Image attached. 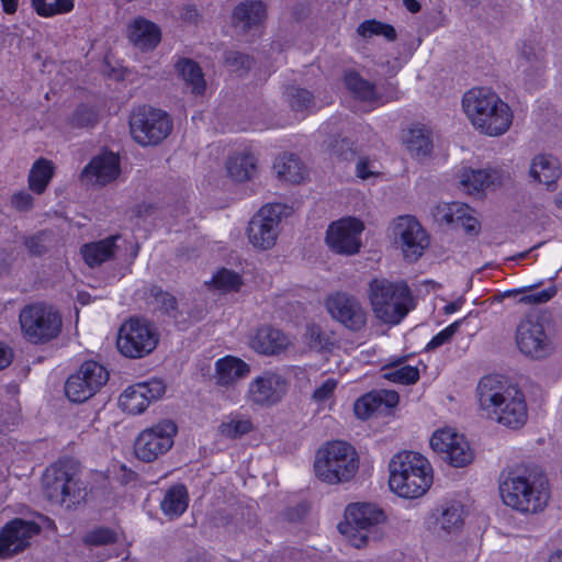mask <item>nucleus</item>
Instances as JSON below:
<instances>
[{
  "mask_svg": "<svg viewBox=\"0 0 562 562\" xmlns=\"http://www.w3.org/2000/svg\"><path fill=\"white\" fill-rule=\"evenodd\" d=\"M286 94L291 109L296 112L308 110L314 104L313 94L306 89L291 87Z\"/></svg>",
  "mask_w": 562,
  "mask_h": 562,
  "instance_id": "nucleus-48",
  "label": "nucleus"
},
{
  "mask_svg": "<svg viewBox=\"0 0 562 562\" xmlns=\"http://www.w3.org/2000/svg\"><path fill=\"white\" fill-rule=\"evenodd\" d=\"M45 494L53 503L70 507L81 499V486L77 464L71 460H59L44 473Z\"/></svg>",
  "mask_w": 562,
  "mask_h": 562,
  "instance_id": "nucleus-8",
  "label": "nucleus"
},
{
  "mask_svg": "<svg viewBox=\"0 0 562 562\" xmlns=\"http://www.w3.org/2000/svg\"><path fill=\"white\" fill-rule=\"evenodd\" d=\"M175 69L192 94L202 95L204 93L206 81L200 65L195 60L180 57L175 64Z\"/></svg>",
  "mask_w": 562,
  "mask_h": 562,
  "instance_id": "nucleus-30",
  "label": "nucleus"
},
{
  "mask_svg": "<svg viewBox=\"0 0 562 562\" xmlns=\"http://www.w3.org/2000/svg\"><path fill=\"white\" fill-rule=\"evenodd\" d=\"M128 40L142 52H149L160 43L161 31L154 22L137 18L128 26Z\"/></svg>",
  "mask_w": 562,
  "mask_h": 562,
  "instance_id": "nucleus-27",
  "label": "nucleus"
},
{
  "mask_svg": "<svg viewBox=\"0 0 562 562\" xmlns=\"http://www.w3.org/2000/svg\"><path fill=\"white\" fill-rule=\"evenodd\" d=\"M252 429L251 420L239 414H232L226 420H223L218 426V431L222 436L231 439L241 437Z\"/></svg>",
  "mask_w": 562,
  "mask_h": 562,
  "instance_id": "nucleus-39",
  "label": "nucleus"
},
{
  "mask_svg": "<svg viewBox=\"0 0 562 562\" xmlns=\"http://www.w3.org/2000/svg\"><path fill=\"white\" fill-rule=\"evenodd\" d=\"M225 64L236 70H247L250 68L251 58L247 54L232 50L226 53Z\"/></svg>",
  "mask_w": 562,
  "mask_h": 562,
  "instance_id": "nucleus-55",
  "label": "nucleus"
},
{
  "mask_svg": "<svg viewBox=\"0 0 562 562\" xmlns=\"http://www.w3.org/2000/svg\"><path fill=\"white\" fill-rule=\"evenodd\" d=\"M359 469V458L352 446L331 441L318 449L314 471L323 482L337 484L351 480Z\"/></svg>",
  "mask_w": 562,
  "mask_h": 562,
  "instance_id": "nucleus-7",
  "label": "nucleus"
},
{
  "mask_svg": "<svg viewBox=\"0 0 562 562\" xmlns=\"http://www.w3.org/2000/svg\"><path fill=\"white\" fill-rule=\"evenodd\" d=\"M2 9L7 14H13L18 10L19 0H0Z\"/></svg>",
  "mask_w": 562,
  "mask_h": 562,
  "instance_id": "nucleus-61",
  "label": "nucleus"
},
{
  "mask_svg": "<svg viewBox=\"0 0 562 562\" xmlns=\"http://www.w3.org/2000/svg\"><path fill=\"white\" fill-rule=\"evenodd\" d=\"M393 234L401 244L404 258L409 262L418 260L429 246V236L414 216H400Z\"/></svg>",
  "mask_w": 562,
  "mask_h": 562,
  "instance_id": "nucleus-17",
  "label": "nucleus"
},
{
  "mask_svg": "<svg viewBox=\"0 0 562 562\" xmlns=\"http://www.w3.org/2000/svg\"><path fill=\"white\" fill-rule=\"evenodd\" d=\"M99 122V114L94 106L79 104L68 119V123L75 128L93 127Z\"/></svg>",
  "mask_w": 562,
  "mask_h": 562,
  "instance_id": "nucleus-42",
  "label": "nucleus"
},
{
  "mask_svg": "<svg viewBox=\"0 0 562 562\" xmlns=\"http://www.w3.org/2000/svg\"><path fill=\"white\" fill-rule=\"evenodd\" d=\"M428 524L429 529L440 537L458 535L464 524L462 505L456 502L442 504L431 514Z\"/></svg>",
  "mask_w": 562,
  "mask_h": 562,
  "instance_id": "nucleus-23",
  "label": "nucleus"
},
{
  "mask_svg": "<svg viewBox=\"0 0 562 562\" xmlns=\"http://www.w3.org/2000/svg\"><path fill=\"white\" fill-rule=\"evenodd\" d=\"M52 243V234L46 231L37 232L32 236H27L24 239V246L26 247L31 256H42L47 252L49 244Z\"/></svg>",
  "mask_w": 562,
  "mask_h": 562,
  "instance_id": "nucleus-47",
  "label": "nucleus"
},
{
  "mask_svg": "<svg viewBox=\"0 0 562 562\" xmlns=\"http://www.w3.org/2000/svg\"><path fill=\"white\" fill-rule=\"evenodd\" d=\"M273 170L279 179L291 183H300L304 179V167L294 154H283L276 158Z\"/></svg>",
  "mask_w": 562,
  "mask_h": 562,
  "instance_id": "nucleus-36",
  "label": "nucleus"
},
{
  "mask_svg": "<svg viewBox=\"0 0 562 562\" xmlns=\"http://www.w3.org/2000/svg\"><path fill=\"white\" fill-rule=\"evenodd\" d=\"M166 393V383L161 379H150L127 386L119 396V407L126 414L140 415L151 402L159 401Z\"/></svg>",
  "mask_w": 562,
  "mask_h": 562,
  "instance_id": "nucleus-15",
  "label": "nucleus"
},
{
  "mask_svg": "<svg viewBox=\"0 0 562 562\" xmlns=\"http://www.w3.org/2000/svg\"><path fill=\"white\" fill-rule=\"evenodd\" d=\"M189 495L184 485L176 484L165 494L160 508L169 518L181 516L188 508Z\"/></svg>",
  "mask_w": 562,
  "mask_h": 562,
  "instance_id": "nucleus-37",
  "label": "nucleus"
},
{
  "mask_svg": "<svg viewBox=\"0 0 562 562\" xmlns=\"http://www.w3.org/2000/svg\"><path fill=\"white\" fill-rule=\"evenodd\" d=\"M356 173L362 180L376 176L379 172L371 169V162L367 158H362L357 162Z\"/></svg>",
  "mask_w": 562,
  "mask_h": 562,
  "instance_id": "nucleus-59",
  "label": "nucleus"
},
{
  "mask_svg": "<svg viewBox=\"0 0 562 562\" xmlns=\"http://www.w3.org/2000/svg\"><path fill=\"white\" fill-rule=\"evenodd\" d=\"M286 393V381L279 374L266 372L255 378L248 385L247 398L259 406H270Z\"/></svg>",
  "mask_w": 562,
  "mask_h": 562,
  "instance_id": "nucleus-21",
  "label": "nucleus"
},
{
  "mask_svg": "<svg viewBox=\"0 0 562 562\" xmlns=\"http://www.w3.org/2000/svg\"><path fill=\"white\" fill-rule=\"evenodd\" d=\"M281 215L280 204H266L252 216L247 233L254 247L266 250L274 246Z\"/></svg>",
  "mask_w": 562,
  "mask_h": 562,
  "instance_id": "nucleus-14",
  "label": "nucleus"
},
{
  "mask_svg": "<svg viewBox=\"0 0 562 562\" xmlns=\"http://www.w3.org/2000/svg\"><path fill=\"white\" fill-rule=\"evenodd\" d=\"M178 434L177 424L164 418L142 430L135 440V454L145 462H153L167 453L173 446Z\"/></svg>",
  "mask_w": 562,
  "mask_h": 562,
  "instance_id": "nucleus-12",
  "label": "nucleus"
},
{
  "mask_svg": "<svg viewBox=\"0 0 562 562\" xmlns=\"http://www.w3.org/2000/svg\"><path fill=\"white\" fill-rule=\"evenodd\" d=\"M110 372L102 363L85 361L64 384L65 396L72 403H85L93 397L109 381Z\"/></svg>",
  "mask_w": 562,
  "mask_h": 562,
  "instance_id": "nucleus-11",
  "label": "nucleus"
},
{
  "mask_svg": "<svg viewBox=\"0 0 562 562\" xmlns=\"http://www.w3.org/2000/svg\"><path fill=\"white\" fill-rule=\"evenodd\" d=\"M249 347L254 351H285L293 347V339L278 327L261 325L249 337Z\"/></svg>",
  "mask_w": 562,
  "mask_h": 562,
  "instance_id": "nucleus-24",
  "label": "nucleus"
},
{
  "mask_svg": "<svg viewBox=\"0 0 562 562\" xmlns=\"http://www.w3.org/2000/svg\"><path fill=\"white\" fill-rule=\"evenodd\" d=\"M326 307L333 318L346 328L358 331L367 324V311L353 296L346 293H336L326 301Z\"/></svg>",
  "mask_w": 562,
  "mask_h": 562,
  "instance_id": "nucleus-19",
  "label": "nucleus"
},
{
  "mask_svg": "<svg viewBox=\"0 0 562 562\" xmlns=\"http://www.w3.org/2000/svg\"><path fill=\"white\" fill-rule=\"evenodd\" d=\"M11 203L20 212H27L33 207V196L26 191H19L12 195Z\"/></svg>",
  "mask_w": 562,
  "mask_h": 562,
  "instance_id": "nucleus-58",
  "label": "nucleus"
},
{
  "mask_svg": "<svg viewBox=\"0 0 562 562\" xmlns=\"http://www.w3.org/2000/svg\"><path fill=\"white\" fill-rule=\"evenodd\" d=\"M429 443L431 449L452 467H465L474 459V451L465 436L452 427L435 430Z\"/></svg>",
  "mask_w": 562,
  "mask_h": 562,
  "instance_id": "nucleus-13",
  "label": "nucleus"
},
{
  "mask_svg": "<svg viewBox=\"0 0 562 562\" xmlns=\"http://www.w3.org/2000/svg\"><path fill=\"white\" fill-rule=\"evenodd\" d=\"M499 495L503 503L522 514L542 512L550 499L547 477L540 473H508L499 481Z\"/></svg>",
  "mask_w": 562,
  "mask_h": 562,
  "instance_id": "nucleus-3",
  "label": "nucleus"
},
{
  "mask_svg": "<svg viewBox=\"0 0 562 562\" xmlns=\"http://www.w3.org/2000/svg\"><path fill=\"white\" fill-rule=\"evenodd\" d=\"M53 175L54 167L52 162L44 158L37 159L29 173L30 189L36 194H42L46 190Z\"/></svg>",
  "mask_w": 562,
  "mask_h": 562,
  "instance_id": "nucleus-38",
  "label": "nucleus"
},
{
  "mask_svg": "<svg viewBox=\"0 0 562 562\" xmlns=\"http://www.w3.org/2000/svg\"><path fill=\"white\" fill-rule=\"evenodd\" d=\"M405 145L411 155L420 160L432 150L431 133L425 126H413L405 136Z\"/></svg>",
  "mask_w": 562,
  "mask_h": 562,
  "instance_id": "nucleus-34",
  "label": "nucleus"
},
{
  "mask_svg": "<svg viewBox=\"0 0 562 562\" xmlns=\"http://www.w3.org/2000/svg\"><path fill=\"white\" fill-rule=\"evenodd\" d=\"M119 172V157L110 153L93 158L82 170V176L94 178L95 182L105 184L114 180Z\"/></svg>",
  "mask_w": 562,
  "mask_h": 562,
  "instance_id": "nucleus-28",
  "label": "nucleus"
},
{
  "mask_svg": "<svg viewBox=\"0 0 562 562\" xmlns=\"http://www.w3.org/2000/svg\"><path fill=\"white\" fill-rule=\"evenodd\" d=\"M460 326V322H454L445 329H442L440 333L435 335L431 340L426 345L424 348V351H430L434 350L440 346H442L445 342L451 339V337L456 334Z\"/></svg>",
  "mask_w": 562,
  "mask_h": 562,
  "instance_id": "nucleus-54",
  "label": "nucleus"
},
{
  "mask_svg": "<svg viewBox=\"0 0 562 562\" xmlns=\"http://www.w3.org/2000/svg\"><path fill=\"white\" fill-rule=\"evenodd\" d=\"M555 293V288H549L536 293L524 295L520 297L519 302L525 304H543L550 301Z\"/></svg>",
  "mask_w": 562,
  "mask_h": 562,
  "instance_id": "nucleus-56",
  "label": "nucleus"
},
{
  "mask_svg": "<svg viewBox=\"0 0 562 562\" xmlns=\"http://www.w3.org/2000/svg\"><path fill=\"white\" fill-rule=\"evenodd\" d=\"M389 486L393 493L403 498H418L432 484V468L420 453L401 451L389 464Z\"/></svg>",
  "mask_w": 562,
  "mask_h": 562,
  "instance_id": "nucleus-4",
  "label": "nucleus"
},
{
  "mask_svg": "<svg viewBox=\"0 0 562 562\" xmlns=\"http://www.w3.org/2000/svg\"><path fill=\"white\" fill-rule=\"evenodd\" d=\"M307 346L315 351H331L334 342L318 325L312 324L306 327L304 335Z\"/></svg>",
  "mask_w": 562,
  "mask_h": 562,
  "instance_id": "nucleus-44",
  "label": "nucleus"
},
{
  "mask_svg": "<svg viewBox=\"0 0 562 562\" xmlns=\"http://www.w3.org/2000/svg\"><path fill=\"white\" fill-rule=\"evenodd\" d=\"M463 303H464V299L463 297H459L458 300L447 304L443 307V311H445L446 314H452V313L457 312L458 310H460L461 306L463 305Z\"/></svg>",
  "mask_w": 562,
  "mask_h": 562,
  "instance_id": "nucleus-62",
  "label": "nucleus"
},
{
  "mask_svg": "<svg viewBox=\"0 0 562 562\" xmlns=\"http://www.w3.org/2000/svg\"><path fill=\"white\" fill-rule=\"evenodd\" d=\"M516 342L519 351H539L549 347L550 339L543 325L533 318L522 319L516 329Z\"/></svg>",
  "mask_w": 562,
  "mask_h": 562,
  "instance_id": "nucleus-26",
  "label": "nucleus"
},
{
  "mask_svg": "<svg viewBox=\"0 0 562 562\" xmlns=\"http://www.w3.org/2000/svg\"><path fill=\"white\" fill-rule=\"evenodd\" d=\"M344 82L348 91L359 101L374 103L380 100V94L376 91L374 83L362 78L355 70L345 71Z\"/></svg>",
  "mask_w": 562,
  "mask_h": 562,
  "instance_id": "nucleus-33",
  "label": "nucleus"
},
{
  "mask_svg": "<svg viewBox=\"0 0 562 562\" xmlns=\"http://www.w3.org/2000/svg\"><path fill=\"white\" fill-rule=\"evenodd\" d=\"M475 398L484 417L507 428L518 429L528 419L526 395L520 386L506 375H483L477 382Z\"/></svg>",
  "mask_w": 562,
  "mask_h": 562,
  "instance_id": "nucleus-1",
  "label": "nucleus"
},
{
  "mask_svg": "<svg viewBox=\"0 0 562 562\" xmlns=\"http://www.w3.org/2000/svg\"><path fill=\"white\" fill-rule=\"evenodd\" d=\"M548 562H562V549L554 551Z\"/></svg>",
  "mask_w": 562,
  "mask_h": 562,
  "instance_id": "nucleus-64",
  "label": "nucleus"
},
{
  "mask_svg": "<svg viewBox=\"0 0 562 562\" xmlns=\"http://www.w3.org/2000/svg\"><path fill=\"white\" fill-rule=\"evenodd\" d=\"M159 341L157 328L144 319L130 318L119 329L117 351H154Z\"/></svg>",
  "mask_w": 562,
  "mask_h": 562,
  "instance_id": "nucleus-16",
  "label": "nucleus"
},
{
  "mask_svg": "<svg viewBox=\"0 0 562 562\" xmlns=\"http://www.w3.org/2000/svg\"><path fill=\"white\" fill-rule=\"evenodd\" d=\"M119 236H110L99 241L85 244L81 254L85 262L93 268L113 258Z\"/></svg>",
  "mask_w": 562,
  "mask_h": 562,
  "instance_id": "nucleus-31",
  "label": "nucleus"
},
{
  "mask_svg": "<svg viewBox=\"0 0 562 562\" xmlns=\"http://www.w3.org/2000/svg\"><path fill=\"white\" fill-rule=\"evenodd\" d=\"M357 32L362 37L381 35L390 42L395 41L397 37L396 31L391 24H386L376 20H367L362 22L358 26Z\"/></svg>",
  "mask_w": 562,
  "mask_h": 562,
  "instance_id": "nucleus-43",
  "label": "nucleus"
},
{
  "mask_svg": "<svg viewBox=\"0 0 562 562\" xmlns=\"http://www.w3.org/2000/svg\"><path fill=\"white\" fill-rule=\"evenodd\" d=\"M369 299L375 317L387 325L400 324L415 307L406 282L374 279L370 282Z\"/></svg>",
  "mask_w": 562,
  "mask_h": 562,
  "instance_id": "nucleus-5",
  "label": "nucleus"
},
{
  "mask_svg": "<svg viewBox=\"0 0 562 562\" xmlns=\"http://www.w3.org/2000/svg\"><path fill=\"white\" fill-rule=\"evenodd\" d=\"M172 121L167 112L150 108H138L130 119L133 139L142 146L160 144L171 133Z\"/></svg>",
  "mask_w": 562,
  "mask_h": 562,
  "instance_id": "nucleus-10",
  "label": "nucleus"
},
{
  "mask_svg": "<svg viewBox=\"0 0 562 562\" xmlns=\"http://www.w3.org/2000/svg\"><path fill=\"white\" fill-rule=\"evenodd\" d=\"M363 223L355 217L341 218L331 223L326 232V243L336 254L351 256L359 252Z\"/></svg>",
  "mask_w": 562,
  "mask_h": 562,
  "instance_id": "nucleus-18",
  "label": "nucleus"
},
{
  "mask_svg": "<svg viewBox=\"0 0 562 562\" xmlns=\"http://www.w3.org/2000/svg\"><path fill=\"white\" fill-rule=\"evenodd\" d=\"M386 515L372 503H355L345 509L344 521L338 525L339 532L355 548L361 549L371 540L382 538V526Z\"/></svg>",
  "mask_w": 562,
  "mask_h": 562,
  "instance_id": "nucleus-6",
  "label": "nucleus"
},
{
  "mask_svg": "<svg viewBox=\"0 0 562 562\" xmlns=\"http://www.w3.org/2000/svg\"><path fill=\"white\" fill-rule=\"evenodd\" d=\"M337 385L338 381L336 379H326L315 389L312 395V400L317 404L318 407H328L330 409L335 404L334 396Z\"/></svg>",
  "mask_w": 562,
  "mask_h": 562,
  "instance_id": "nucleus-45",
  "label": "nucleus"
},
{
  "mask_svg": "<svg viewBox=\"0 0 562 562\" xmlns=\"http://www.w3.org/2000/svg\"><path fill=\"white\" fill-rule=\"evenodd\" d=\"M384 376L396 383L412 384L418 380L419 372L416 368L406 366L385 373Z\"/></svg>",
  "mask_w": 562,
  "mask_h": 562,
  "instance_id": "nucleus-52",
  "label": "nucleus"
},
{
  "mask_svg": "<svg viewBox=\"0 0 562 562\" xmlns=\"http://www.w3.org/2000/svg\"><path fill=\"white\" fill-rule=\"evenodd\" d=\"M19 322L26 340L35 345L55 339L63 325L60 314L45 303L24 306L20 312Z\"/></svg>",
  "mask_w": 562,
  "mask_h": 562,
  "instance_id": "nucleus-9",
  "label": "nucleus"
},
{
  "mask_svg": "<svg viewBox=\"0 0 562 562\" xmlns=\"http://www.w3.org/2000/svg\"><path fill=\"white\" fill-rule=\"evenodd\" d=\"M529 173L535 181L550 187L555 183L561 172L555 158L538 155L532 159Z\"/></svg>",
  "mask_w": 562,
  "mask_h": 562,
  "instance_id": "nucleus-35",
  "label": "nucleus"
},
{
  "mask_svg": "<svg viewBox=\"0 0 562 562\" xmlns=\"http://www.w3.org/2000/svg\"><path fill=\"white\" fill-rule=\"evenodd\" d=\"M257 157L249 150L234 153L226 162L228 176L237 181L251 180L258 172Z\"/></svg>",
  "mask_w": 562,
  "mask_h": 562,
  "instance_id": "nucleus-29",
  "label": "nucleus"
},
{
  "mask_svg": "<svg viewBox=\"0 0 562 562\" xmlns=\"http://www.w3.org/2000/svg\"><path fill=\"white\" fill-rule=\"evenodd\" d=\"M470 212L469 205L464 203L453 202L451 203L446 213L443 214V220L448 224H454L456 226Z\"/></svg>",
  "mask_w": 562,
  "mask_h": 562,
  "instance_id": "nucleus-53",
  "label": "nucleus"
},
{
  "mask_svg": "<svg viewBox=\"0 0 562 562\" xmlns=\"http://www.w3.org/2000/svg\"><path fill=\"white\" fill-rule=\"evenodd\" d=\"M250 364L231 353L215 362L214 380L218 386L233 387L250 373Z\"/></svg>",
  "mask_w": 562,
  "mask_h": 562,
  "instance_id": "nucleus-25",
  "label": "nucleus"
},
{
  "mask_svg": "<svg viewBox=\"0 0 562 562\" xmlns=\"http://www.w3.org/2000/svg\"><path fill=\"white\" fill-rule=\"evenodd\" d=\"M214 288L224 291H238L241 285L240 276L232 270L222 269L220 270L212 280Z\"/></svg>",
  "mask_w": 562,
  "mask_h": 562,
  "instance_id": "nucleus-46",
  "label": "nucleus"
},
{
  "mask_svg": "<svg viewBox=\"0 0 562 562\" xmlns=\"http://www.w3.org/2000/svg\"><path fill=\"white\" fill-rule=\"evenodd\" d=\"M150 296L153 297L151 304L155 308L167 314H172L176 311V297L168 292H164L160 288L153 286L150 289Z\"/></svg>",
  "mask_w": 562,
  "mask_h": 562,
  "instance_id": "nucleus-49",
  "label": "nucleus"
},
{
  "mask_svg": "<svg viewBox=\"0 0 562 562\" xmlns=\"http://www.w3.org/2000/svg\"><path fill=\"white\" fill-rule=\"evenodd\" d=\"M373 394L380 409H382V407H394L397 405L400 400L398 394L394 391L379 390L373 391Z\"/></svg>",
  "mask_w": 562,
  "mask_h": 562,
  "instance_id": "nucleus-57",
  "label": "nucleus"
},
{
  "mask_svg": "<svg viewBox=\"0 0 562 562\" xmlns=\"http://www.w3.org/2000/svg\"><path fill=\"white\" fill-rule=\"evenodd\" d=\"M402 1H403V4L405 5V8L411 13H417L422 9V5L417 0H402Z\"/></svg>",
  "mask_w": 562,
  "mask_h": 562,
  "instance_id": "nucleus-63",
  "label": "nucleus"
},
{
  "mask_svg": "<svg viewBox=\"0 0 562 562\" xmlns=\"http://www.w3.org/2000/svg\"><path fill=\"white\" fill-rule=\"evenodd\" d=\"M33 10L43 18H50L57 14L68 13L74 9V0H54L47 3L46 0H31Z\"/></svg>",
  "mask_w": 562,
  "mask_h": 562,
  "instance_id": "nucleus-41",
  "label": "nucleus"
},
{
  "mask_svg": "<svg viewBox=\"0 0 562 562\" xmlns=\"http://www.w3.org/2000/svg\"><path fill=\"white\" fill-rule=\"evenodd\" d=\"M501 182V176L493 169H468L461 175L460 184L469 194L477 193L481 190Z\"/></svg>",
  "mask_w": 562,
  "mask_h": 562,
  "instance_id": "nucleus-32",
  "label": "nucleus"
},
{
  "mask_svg": "<svg viewBox=\"0 0 562 562\" xmlns=\"http://www.w3.org/2000/svg\"><path fill=\"white\" fill-rule=\"evenodd\" d=\"M33 521L15 518L0 530V558H8L23 551L32 537L40 532Z\"/></svg>",
  "mask_w": 562,
  "mask_h": 562,
  "instance_id": "nucleus-20",
  "label": "nucleus"
},
{
  "mask_svg": "<svg viewBox=\"0 0 562 562\" xmlns=\"http://www.w3.org/2000/svg\"><path fill=\"white\" fill-rule=\"evenodd\" d=\"M462 105L472 125L485 135H503L512 125L509 105L490 88H474L465 92Z\"/></svg>",
  "mask_w": 562,
  "mask_h": 562,
  "instance_id": "nucleus-2",
  "label": "nucleus"
},
{
  "mask_svg": "<svg viewBox=\"0 0 562 562\" xmlns=\"http://www.w3.org/2000/svg\"><path fill=\"white\" fill-rule=\"evenodd\" d=\"M458 226L463 228L467 234L473 236L477 235L481 229L480 222L474 216L470 215V213L462 218Z\"/></svg>",
  "mask_w": 562,
  "mask_h": 562,
  "instance_id": "nucleus-60",
  "label": "nucleus"
},
{
  "mask_svg": "<svg viewBox=\"0 0 562 562\" xmlns=\"http://www.w3.org/2000/svg\"><path fill=\"white\" fill-rule=\"evenodd\" d=\"M520 59L525 61V64H520L524 67V71L540 74L544 69V52L531 43H524Z\"/></svg>",
  "mask_w": 562,
  "mask_h": 562,
  "instance_id": "nucleus-40",
  "label": "nucleus"
},
{
  "mask_svg": "<svg viewBox=\"0 0 562 562\" xmlns=\"http://www.w3.org/2000/svg\"><path fill=\"white\" fill-rule=\"evenodd\" d=\"M116 541L117 533L105 527L95 528L85 536V542L89 546H108Z\"/></svg>",
  "mask_w": 562,
  "mask_h": 562,
  "instance_id": "nucleus-50",
  "label": "nucleus"
},
{
  "mask_svg": "<svg viewBox=\"0 0 562 562\" xmlns=\"http://www.w3.org/2000/svg\"><path fill=\"white\" fill-rule=\"evenodd\" d=\"M353 411L360 419H367L373 413L380 411L373 391L358 398L353 405Z\"/></svg>",
  "mask_w": 562,
  "mask_h": 562,
  "instance_id": "nucleus-51",
  "label": "nucleus"
},
{
  "mask_svg": "<svg viewBox=\"0 0 562 562\" xmlns=\"http://www.w3.org/2000/svg\"><path fill=\"white\" fill-rule=\"evenodd\" d=\"M267 19V7L261 0L238 2L231 14V25L239 35L257 33Z\"/></svg>",
  "mask_w": 562,
  "mask_h": 562,
  "instance_id": "nucleus-22",
  "label": "nucleus"
}]
</instances>
